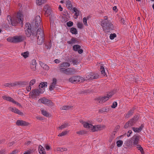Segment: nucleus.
I'll list each match as a JSON object with an SVG mask.
<instances>
[{"instance_id":"1","label":"nucleus","mask_w":154,"mask_h":154,"mask_svg":"<svg viewBox=\"0 0 154 154\" xmlns=\"http://www.w3.org/2000/svg\"><path fill=\"white\" fill-rule=\"evenodd\" d=\"M25 33L27 37L37 38H44L45 35L43 30L41 28H39L37 30L36 34L33 33L31 30V26L29 23L25 25Z\"/></svg>"},{"instance_id":"2","label":"nucleus","mask_w":154,"mask_h":154,"mask_svg":"<svg viewBox=\"0 0 154 154\" xmlns=\"http://www.w3.org/2000/svg\"><path fill=\"white\" fill-rule=\"evenodd\" d=\"M101 25L105 32H109L110 31L113 30L114 26L113 24L107 18H105L101 22Z\"/></svg>"},{"instance_id":"3","label":"nucleus","mask_w":154,"mask_h":154,"mask_svg":"<svg viewBox=\"0 0 154 154\" xmlns=\"http://www.w3.org/2000/svg\"><path fill=\"white\" fill-rule=\"evenodd\" d=\"M22 15L20 13H18L17 17H13L11 18L10 16H7V20L10 24H11L13 26H16L18 23L21 22L22 21L21 19Z\"/></svg>"},{"instance_id":"4","label":"nucleus","mask_w":154,"mask_h":154,"mask_svg":"<svg viewBox=\"0 0 154 154\" xmlns=\"http://www.w3.org/2000/svg\"><path fill=\"white\" fill-rule=\"evenodd\" d=\"M61 73L67 75H72L75 74L77 72V70L74 68H67L66 69H61Z\"/></svg>"},{"instance_id":"5","label":"nucleus","mask_w":154,"mask_h":154,"mask_svg":"<svg viewBox=\"0 0 154 154\" xmlns=\"http://www.w3.org/2000/svg\"><path fill=\"white\" fill-rule=\"evenodd\" d=\"M69 81L72 83L75 84L79 82H83L85 81V79L82 77L75 76L70 78L69 79Z\"/></svg>"},{"instance_id":"6","label":"nucleus","mask_w":154,"mask_h":154,"mask_svg":"<svg viewBox=\"0 0 154 154\" xmlns=\"http://www.w3.org/2000/svg\"><path fill=\"white\" fill-rule=\"evenodd\" d=\"M44 91L42 90H39L37 89H33L30 93V96L32 98L35 97L39 95L40 94H42Z\"/></svg>"},{"instance_id":"7","label":"nucleus","mask_w":154,"mask_h":154,"mask_svg":"<svg viewBox=\"0 0 154 154\" xmlns=\"http://www.w3.org/2000/svg\"><path fill=\"white\" fill-rule=\"evenodd\" d=\"M99 75L97 74H95L93 72L88 73L86 75V79L85 80H92L93 79H96L98 77Z\"/></svg>"},{"instance_id":"8","label":"nucleus","mask_w":154,"mask_h":154,"mask_svg":"<svg viewBox=\"0 0 154 154\" xmlns=\"http://www.w3.org/2000/svg\"><path fill=\"white\" fill-rule=\"evenodd\" d=\"M95 100L96 101L98 104L102 103L108 100L107 97L104 96L103 97H99L96 98Z\"/></svg>"},{"instance_id":"9","label":"nucleus","mask_w":154,"mask_h":154,"mask_svg":"<svg viewBox=\"0 0 154 154\" xmlns=\"http://www.w3.org/2000/svg\"><path fill=\"white\" fill-rule=\"evenodd\" d=\"M140 138V135L137 134H135L132 137L131 139L133 144L137 145L138 144Z\"/></svg>"},{"instance_id":"10","label":"nucleus","mask_w":154,"mask_h":154,"mask_svg":"<svg viewBox=\"0 0 154 154\" xmlns=\"http://www.w3.org/2000/svg\"><path fill=\"white\" fill-rule=\"evenodd\" d=\"M57 79L55 78H53L52 82L51 83L49 88V89L50 91H52L56 88L57 86Z\"/></svg>"},{"instance_id":"11","label":"nucleus","mask_w":154,"mask_h":154,"mask_svg":"<svg viewBox=\"0 0 154 154\" xmlns=\"http://www.w3.org/2000/svg\"><path fill=\"white\" fill-rule=\"evenodd\" d=\"M16 124L18 126H26L29 125V123L22 120H17L16 122Z\"/></svg>"},{"instance_id":"12","label":"nucleus","mask_w":154,"mask_h":154,"mask_svg":"<svg viewBox=\"0 0 154 154\" xmlns=\"http://www.w3.org/2000/svg\"><path fill=\"white\" fill-rule=\"evenodd\" d=\"M35 28H37L41 24V19L39 16H37L35 18L34 20Z\"/></svg>"},{"instance_id":"13","label":"nucleus","mask_w":154,"mask_h":154,"mask_svg":"<svg viewBox=\"0 0 154 154\" xmlns=\"http://www.w3.org/2000/svg\"><path fill=\"white\" fill-rule=\"evenodd\" d=\"M138 116L137 115H135L134 117L128 121L131 126H133L138 119Z\"/></svg>"},{"instance_id":"14","label":"nucleus","mask_w":154,"mask_h":154,"mask_svg":"<svg viewBox=\"0 0 154 154\" xmlns=\"http://www.w3.org/2000/svg\"><path fill=\"white\" fill-rule=\"evenodd\" d=\"M70 64L68 62H63L62 63H61L59 64V70L60 72H61V71L60 70L61 69H66V68H64V67H69L70 66Z\"/></svg>"},{"instance_id":"15","label":"nucleus","mask_w":154,"mask_h":154,"mask_svg":"<svg viewBox=\"0 0 154 154\" xmlns=\"http://www.w3.org/2000/svg\"><path fill=\"white\" fill-rule=\"evenodd\" d=\"M8 109L9 110L12 111V112L17 114L20 115H22L23 114V112H21L19 110L15 108L9 107L8 108Z\"/></svg>"},{"instance_id":"16","label":"nucleus","mask_w":154,"mask_h":154,"mask_svg":"<svg viewBox=\"0 0 154 154\" xmlns=\"http://www.w3.org/2000/svg\"><path fill=\"white\" fill-rule=\"evenodd\" d=\"M7 41L11 43H17L23 41V39H7Z\"/></svg>"},{"instance_id":"17","label":"nucleus","mask_w":154,"mask_h":154,"mask_svg":"<svg viewBox=\"0 0 154 154\" xmlns=\"http://www.w3.org/2000/svg\"><path fill=\"white\" fill-rule=\"evenodd\" d=\"M101 125H100L93 126L91 129L93 132H95L98 130H101Z\"/></svg>"},{"instance_id":"18","label":"nucleus","mask_w":154,"mask_h":154,"mask_svg":"<svg viewBox=\"0 0 154 154\" xmlns=\"http://www.w3.org/2000/svg\"><path fill=\"white\" fill-rule=\"evenodd\" d=\"M39 64L43 68V69L46 70H48L49 69V66L43 62L40 61L39 62Z\"/></svg>"},{"instance_id":"19","label":"nucleus","mask_w":154,"mask_h":154,"mask_svg":"<svg viewBox=\"0 0 154 154\" xmlns=\"http://www.w3.org/2000/svg\"><path fill=\"white\" fill-rule=\"evenodd\" d=\"M124 144H125V146H127L129 147H131L133 144L132 141L130 140H127L125 142Z\"/></svg>"},{"instance_id":"20","label":"nucleus","mask_w":154,"mask_h":154,"mask_svg":"<svg viewBox=\"0 0 154 154\" xmlns=\"http://www.w3.org/2000/svg\"><path fill=\"white\" fill-rule=\"evenodd\" d=\"M2 98L5 100L11 102L13 103L14 101V100L12 98L7 96L6 95L3 96L2 97Z\"/></svg>"},{"instance_id":"21","label":"nucleus","mask_w":154,"mask_h":154,"mask_svg":"<svg viewBox=\"0 0 154 154\" xmlns=\"http://www.w3.org/2000/svg\"><path fill=\"white\" fill-rule=\"evenodd\" d=\"M47 83L46 82H41L39 85V89L41 90L40 88H43L45 90V87H47Z\"/></svg>"},{"instance_id":"22","label":"nucleus","mask_w":154,"mask_h":154,"mask_svg":"<svg viewBox=\"0 0 154 154\" xmlns=\"http://www.w3.org/2000/svg\"><path fill=\"white\" fill-rule=\"evenodd\" d=\"M66 5L69 9L71 10L72 9V5L70 1L68 0L66 1Z\"/></svg>"},{"instance_id":"23","label":"nucleus","mask_w":154,"mask_h":154,"mask_svg":"<svg viewBox=\"0 0 154 154\" xmlns=\"http://www.w3.org/2000/svg\"><path fill=\"white\" fill-rule=\"evenodd\" d=\"M46 1V0H36V3L37 5L40 6L45 3Z\"/></svg>"},{"instance_id":"24","label":"nucleus","mask_w":154,"mask_h":154,"mask_svg":"<svg viewBox=\"0 0 154 154\" xmlns=\"http://www.w3.org/2000/svg\"><path fill=\"white\" fill-rule=\"evenodd\" d=\"M38 150L40 154H43L45 152V149L41 145H39L38 148Z\"/></svg>"},{"instance_id":"25","label":"nucleus","mask_w":154,"mask_h":154,"mask_svg":"<svg viewBox=\"0 0 154 154\" xmlns=\"http://www.w3.org/2000/svg\"><path fill=\"white\" fill-rule=\"evenodd\" d=\"M45 46L47 49H50L51 46V41H49L46 42Z\"/></svg>"},{"instance_id":"26","label":"nucleus","mask_w":154,"mask_h":154,"mask_svg":"<svg viewBox=\"0 0 154 154\" xmlns=\"http://www.w3.org/2000/svg\"><path fill=\"white\" fill-rule=\"evenodd\" d=\"M83 126L85 128H88L91 129V128L92 127L93 125L91 124H89L86 122H85V125H83Z\"/></svg>"},{"instance_id":"27","label":"nucleus","mask_w":154,"mask_h":154,"mask_svg":"<svg viewBox=\"0 0 154 154\" xmlns=\"http://www.w3.org/2000/svg\"><path fill=\"white\" fill-rule=\"evenodd\" d=\"M18 85L24 86L27 85L28 84V82L27 81H18Z\"/></svg>"},{"instance_id":"28","label":"nucleus","mask_w":154,"mask_h":154,"mask_svg":"<svg viewBox=\"0 0 154 154\" xmlns=\"http://www.w3.org/2000/svg\"><path fill=\"white\" fill-rule=\"evenodd\" d=\"M133 113V110H130L128 112V113L125 115V118L126 119L128 118L132 115Z\"/></svg>"},{"instance_id":"29","label":"nucleus","mask_w":154,"mask_h":154,"mask_svg":"<svg viewBox=\"0 0 154 154\" xmlns=\"http://www.w3.org/2000/svg\"><path fill=\"white\" fill-rule=\"evenodd\" d=\"M56 17L54 14H51L50 17V22L51 23H53L54 21L55 20Z\"/></svg>"},{"instance_id":"30","label":"nucleus","mask_w":154,"mask_h":154,"mask_svg":"<svg viewBox=\"0 0 154 154\" xmlns=\"http://www.w3.org/2000/svg\"><path fill=\"white\" fill-rule=\"evenodd\" d=\"M48 99H46L45 97H44L42 99L39 100L41 101V103L44 104H46L47 102H48L47 101H48Z\"/></svg>"},{"instance_id":"31","label":"nucleus","mask_w":154,"mask_h":154,"mask_svg":"<svg viewBox=\"0 0 154 154\" xmlns=\"http://www.w3.org/2000/svg\"><path fill=\"white\" fill-rule=\"evenodd\" d=\"M80 48V46L78 45H76L73 46V49L75 51H78Z\"/></svg>"},{"instance_id":"32","label":"nucleus","mask_w":154,"mask_h":154,"mask_svg":"<svg viewBox=\"0 0 154 154\" xmlns=\"http://www.w3.org/2000/svg\"><path fill=\"white\" fill-rule=\"evenodd\" d=\"M109 108L107 107H104L99 110V112L102 113L104 112H107L109 111Z\"/></svg>"},{"instance_id":"33","label":"nucleus","mask_w":154,"mask_h":154,"mask_svg":"<svg viewBox=\"0 0 154 154\" xmlns=\"http://www.w3.org/2000/svg\"><path fill=\"white\" fill-rule=\"evenodd\" d=\"M72 10L74 12H75V15L77 17L79 15V11L75 7H74L73 8Z\"/></svg>"},{"instance_id":"34","label":"nucleus","mask_w":154,"mask_h":154,"mask_svg":"<svg viewBox=\"0 0 154 154\" xmlns=\"http://www.w3.org/2000/svg\"><path fill=\"white\" fill-rule=\"evenodd\" d=\"M116 92V91L115 90H114L113 91H112L109 93L107 95V96L106 97H108V99L109 98H110L114 94H115Z\"/></svg>"},{"instance_id":"35","label":"nucleus","mask_w":154,"mask_h":154,"mask_svg":"<svg viewBox=\"0 0 154 154\" xmlns=\"http://www.w3.org/2000/svg\"><path fill=\"white\" fill-rule=\"evenodd\" d=\"M72 107V106H64L60 108L62 110H69Z\"/></svg>"},{"instance_id":"36","label":"nucleus","mask_w":154,"mask_h":154,"mask_svg":"<svg viewBox=\"0 0 154 154\" xmlns=\"http://www.w3.org/2000/svg\"><path fill=\"white\" fill-rule=\"evenodd\" d=\"M21 55L23 56L24 58H26L28 57L29 52L28 51H26L22 53L21 54Z\"/></svg>"},{"instance_id":"37","label":"nucleus","mask_w":154,"mask_h":154,"mask_svg":"<svg viewBox=\"0 0 154 154\" xmlns=\"http://www.w3.org/2000/svg\"><path fill=\"white\" fill-rule=\"evenodd\" d=\"M41 111L43 115L46 117L49 116V114L46 111L44 110L43 109H41Z\"/></svg>"},{"instance_id":"38","label":"nucleus","mask_w":154,"mask_h":154,"mask_svg":"<svg viewBox=\"0 0 154 154\" xmlns=\"http://www.w3.org/2000/svg\"><path fill=\"white\" fill-rule=\"evenodd\" d=\"M76 133L79 135H82L86 134V131L84 130H82L76 132Z\"/></svg>"},{"instance_id":"39","label":"nucleus","mask_w":154,"mask_h":154,"mask_svg":"<svg viewBox=\"0 0 154 154\" xmlns=\"http://www.w3.org/2000/svg\"><path fill=\"white\" fill-rule=\"evenodd\" d=\"M71 32L72 34H76L77 33V31L76 29L74 27L70 29Z\"/></svg>"},{"instance_id":"40","label":"nucleus","mask_w":154,"mask_h":154,"mask_svg":"<svg viewBox=\"0 0 154 154\" xmlns=\"http://www.w3.org/2000/svg\"><path fill=\"white\" fill-rule=\"evenodd\" d=\"M68 124L67 123H65L61 125L59 127V129L62 130L67 127L68 126Z\"/></svg>"},{"instance_id":"41","label":"nucleus","mask_w":154,"mask_h":154,"mask_svg":"<svg viewBox=\"0 0 154 154\" xmlns=\"http://www.w3.org/2000/svg\"><path fill=\"white\" fill-rule=\"evenodd\" d=\"M67 43L69 44H73L77 43V41L76 39H71V40L68 41Z\"/></svg>"},{"instance_id":"42","label":"nucleus","mask_w":154,"mask_h":154,"mask_svg":"<svg viewBox=\"0 0 154 154\" xmlns=\"http://www.w3.org/2000/svg\"><path fill=\"white\" fill-rule=\"evenodd\" d=\"M45 39H37V44L39 45H42L45 42Z\"/></svg>"},{"instance_id":"43","label":"nucleus","mask_w":154,"mask_h":154,"mask_svg":"<svg viewBox=\"0 0 154 154\" xmlns=\"http://www.w3.org/2000/svg\"><path fill=\"white\" fill-rule=\"evenodd\" d=\"M123 141L122 140H119L117 141V146L118 147H121L122 145Z\"/></svg>"},{"instance_id":"44","label":"nucleus","mask_w":154,"mask_h":154,"mask_svg":"<svg viewBox=\"0 0 154 154\" xmlns=\"http://www.w3.org/2000/svg\"><path fill=\"white\" fill-rule=\"evenodd\" d=\"M24 37L23 35L15 36L13 37H9L8 38H24Z\"/></svg>"},{"instance_id":"45","label":"nucleus","mask_w":154,"mask_h":154,"mask_svg":"<svg viewBox=\"0 0 154 154\" xmlns=\"http://www.w3.org/2000/svg\"><path fill=\"white\" fill-rule=\"evenodd\" d=\"M137 148H138V150H140L142 154H144V153L143 151V149L140 145H137Z\"/></svg>"},{"instance_id":"46","label":"nucleus","mask_w":154,"mask_h":154,"mask_svg":"<svg viewBox=\"0 0 154 154\" xmlns=\"http://www.w3.org/2000/svg\"><path fill=\"white\" fill-rule=\"evenodd\" d=\"M74 58L70 57V58H67L66 59V60L67 62L71 63V64L72 63L73 61Z\"/></svg>"},{"instance_id":"47","label":"nucleus","mask_w":154,"mask_h":154,"mask_svg":"<svg viewBox=\"0 0 154 154\" xmlns=\"http://www.w3.org/2000/svg\"><path fill=\"white\" fill-rule=\"evenodd\" d=\"M79 63V60L78 59L74 58L73 61L72 63L73 65H77Z\"/></svg>"},{"instance_id":"48","label":"nucleus","mask_w":154,"mask_h":154,"mask_svg":"<svg viewBox=\"0 0 154 154\" xmlns=\"http://www.w3.org/2000/svg\"><path fill=\"white\" fill-rule=\"evenodd\" d=\"M18 81H15L14 82L11 83V87H14L18 85Z\"/></svg>"},{"instance_id":"49","label":"nucleus","mask_w":154,"mask_h":154,"mask_svg":"<svg viewBox=\"0 0 154 154\" xmlns=\"http://www.w3.org/2000/svg\"><path fill=\"white\" fill-rule=\"evenodd\" d=\"M105 34L103 35V38H107L109 37V32H105Z\"/></svg>"},{"instance_id":"50","label":"nucleus","mask_w":154,"mask_h":154,"mask_svg":"<svg viewBox=\"0 0 154 154\" xmlns=\"http://www.w3.org/2000/svg\"><path fill=\"white\" fill-rule=\"evenodd\" d=\"M109 33L110 32H109ZM116 34L114 33L113 34H109V38H115L116 37Z\"/></svg>"},{"instance_id":"51","label":"nucleus","mask_w":154,"mask_h":154,"mask_svg":"<svg viewBox=\"0 0 154 154\" xmlns=\"http://www.w3.org/2000/svg\"><path fill=\"white\" fill-rule=\"evenodd\" d=\"M47 102H47L46 104H47L48 106H53L54 105L53 103L51 101L48 100Z\"/></svg>"},{"instance_id":"52","label":"nucleus","mask_w":154,"mask_h":154,"mask_svg":"<svg viewBox=\"0 0 154 154\" xmlns=\"http://www.w3.org/2000/svg\"><path fill=\"white\" fill-rule=\"evenodd\" d=\"M47 102H47L46 104H47L48 106H53L54 105L53 103L51 101L48 100Z\"/></svg>"},{"instance_id":"53","label":"nucleus","mask_w":154,"mask_h":154,"mask_svg":"<svg viewBox=\"0 0 154 154\" xmlns=\"http://www.w3.org/2000/svg\"><path fill=\"white\" fill-rule=\"evenodd\" d=\"M67 133V131H64L62 132L61 133L59 134L58 136L62 137L65 135Z\"/></svg>"},{"instance_id":"54","label":"nucleus","mask_w":154,"mask_h":154,"mask_svg":"<svg viewBox=\"0 0 154 154\" xmlns=\"http://www.w3.org/2000/svg\"><path fill=\"white\" fill-rule=\"evenodd\" d=\"M130 127H131V126L130 125V124L129 123V122H128L125 124L124 126V128H127Z\"/></svg>"},{"instance_id":"55","label":"nucleus","mask_w":154,"mask_h":154,"mask_svg":"<svg viewBox=\"0 0 154 154\" xmlns=\"http://www.w3.org/2000/svg\"><path fill=\"white\" fill-rule=\"evenodd\" d=\"M73 25V23L71 21H69L66 23V25L68 27H71Z\"/></svg>"},{"instance_id":"56","label":"nucleus","mask_w":154,"mask_h":154,"mask_svg":"<svg viewBox=\"0 0 154 154\" xmlns=\"http://www.w3.org/2000/svg\"><path fill=\"white\" fill-rule=\"evenodd\" d=\"M132 129L135 132H139L140 131L138 128L132 127Z\"/></svg>"},{"instance_id":"57","label":"nucleus","mask_w":154,"mask_h":154,"mask_svg":"<svg viewBox=\"0 0 154 154\" xmlns=\"http://www.w3.org/2000/svg\"><path fill=\"white\" fill-rule=\"evenodd\" d=\"M36 80L35 79H33L32 80H31L29 83V85H33L35 82Z\"/></svg>"},{"instance_id":"58","label":"nucleus","mask_w":154,"mask_h":154,"mask_svg":"<svg viewBox=\"0 0 154 154\" xmlns=\"http://www.w3.org/2000/svg\"><path fill=\"white\" fill-rule=\"evenodd\" d=\"M117 103L116 102H114L113 103L111 107L112 108H115L117 106Z\"/></svg>"},{"instance_id":"59","label":"nucleus","mask_w":154,"mask_h":154,"mask_svg":"<svg viewBox=\"0 0 154 154\" xmlns=\"http://www.w3.org/2000/svg\"><path fill=\"white\" fill-rule=\"evenodd\" d=\"M57 150L58 151H60V152H62L64 151H66L67 150V149L66 148H59L57 149Z\"/></svg>"},{"instance_id":"60","label":"nucleus","mask_w":154,"mask_h":154,"mask_svg":"<svg viewBox=\"0 0 154 154\" xmlns=\"http://www.w3.org/2000/svg\"><path fill=\"white\" fill-rule=\"evenodd\" d=\"M51 11L50 8L48 10H46L45 11V13L46 14H48V15L49 14V15H50V14L51 13Z\"/></svg>"},{"instance_id":"61","label":"nucleus","mask_w":154,"mask_h":154,"mask_svg":"<svg viewBox=\"0 0 154 154\" xmlns=\"http://www.w3.org/2000/svg\"><path fill=\"white\" fill-rule=\"evenodd\" d=\"M77 26L80 29L82 28L83 26V24L82 23L79 22L77 24Z\"/></svg>"},{"instance_id":"62","label":"nucleus","mask_w":154,"mask_h":154,"mask_svg":"<svg viewBox=\"0 0 154 154\" xmlns=\"http://www.w3.org/2000/svg\"><path fill=\"white\" fill-rule=\"evenodd\" d=\"M87 20L86 17H84L83 19V22L84 24L85 25H87Z\"/></svg>"},{"instance_id":"63","label":"nucleus","mask_w":154,"mask_h":154,"mask_svg":"<svg viewBox=\"0 0 154 154\" xmlns=\"http://www.w3.org/2000/svg\"><path fill=\"white\" fill-rule=\"evenodd\" d=\"M31 65L36 66V60H33L32 61V63L31 64Z\"/></svg>"},{"instance_id":"64","label":"nucleus","mask_w":154,"mask_h":154,"mask_svg":"<svg viewBox=\"0 0 154 154\" xmlns=\"http://www.w3.org/2000/svg\"><path fill=\"white\" fill-rule=\"evenodd\" d=\"M50 8V7L48 6V5H45L44 7V11H45L46 10H48Z\"/></svg>"}]
</instances>
